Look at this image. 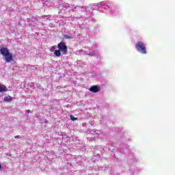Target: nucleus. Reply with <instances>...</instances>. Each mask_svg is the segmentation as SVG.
<instances>
[{
	"mask_svg": "<svg viewBox=\"0 0 175 175\" xmlns=\"http://www.w3.org/2000/svg\"><path fill=\"white\" fill-rule=\"evenodd\" d=\"M1 169H2V165L0 163V170H1Z\"/></svg>",
	"mask_w": 175,
	"mask_h": 175,
	"instance_id": "ddd939ff",
	"label": "nucleus"
},
{
	"mask_svg": "<svg viewBox=\"0 0 175 175\" xmlns=\"http://www.w3.org/2000/svg\"><path fill=\"white\" fill-rule=\"evenodd\" d=\"M4 100L5 102H12V100H13V98H12L10 96H6L4 98Z\"/></svg>",
	"mask_w": 175,
	"mask_h": 175,
	"instance_id": "0eeeda50",
	"label": "nucleus"
},
{
	"mask_svg": "<svg viewBox=\"0 0 175 175\" xmlns=\"http://www.w3.org/2000/svg\"><path fill=\"white\" fill-rule=\"evenodd\" d=\"M18 137H20V136H19V135H16V136H15V139H18Z\"/></svg>",
	"mask_w": 175,
	"mask_h": 175,
	"instance_id": "f8f14e48",
	"label": "nucleus"
},
{
	"mask_svg": "<svg viewBox=\"0 0 175 175\" xmlns=\"http://www.w3.org/2000/svg\"><path fill=\"white\" fill-rule=\"evenodd\" d=\"M70 120L72 121H76L77 120V118H75L72 115L70 116Z\"/></svg>",
	"mask_w": 175,
	"mask_h": 175,
	"instance_id": "1a4fd4ad",
	"label": "nucleus"
},
{
	"mask_svg": "<svg viewBox=\"0 0 175 175\" xmlns=\"http://www.w3.org/2000/svg\"><path fill=\"white\" fill-rule=\"evenodd\" d=\"M135 49L137 50V51H139V53H141V54H147L146 45H144V43H143V42L139 41L135 44Z\"/></svg>",
	"mask_w": 175,
	"mask_h": 175,
	"instance_id": "f03ea898",
	"label": "nucleus"
},
{
	"mask_svg": "<svg viewBox=\"0 0 175 175\" xmlns=\"http://www.w3.org/2000/svg\"><path fill=\"white\" fill-rule=\"evenodd\" d=\"M8 91V88L2 83H0V92H6Z\"/></svg>",
	"mask_w": 175,
	"mask_h": 175,
	"instance_id": "39448f33",
	"label": "nucleus"
},
{
	"mask_svg": "<svg viewBox=\"0 0 175 175\" xmlns=\"http://www.w3.org/2000/svg\"><path fill=\"white\" fill-rule=\"evenodd\" d=\"M64 38L65 39H72V37H70L69 35H64Z\"/></svg>",
	"mask_w": 175,
	"mask_h": 175,
	"instance_id": "9d476101",
	"label": "nucleus"
},
{
	"mask_svg": "<svg viewBox=\"0 0 175 175\" xmlns=\"http://www.w3.org/2000/svg\"><path fill=\"white\" fill-rule=\"evenodd\" d=\"M57 47L64 55H66L68 54V46L64 41L60 42L57 44Z\"/></svg>",
	"mask_w": 175,
	"mask_h": 175,
	"instance_id": "7ed1b4c3",
	"label": "nucleus"
},
{
	"mask_svg": "<svg viewBox=\"0 0 175 175\" xmlns=\"http://www.w3.org/2000/svg\"><path fill=\"white\" fill-rule=\"evenodd\" d=\"M26 113H31V110H29V109L27 110V111H26Z\"/></svg>",
	"mask_w": 175,
	"mask_h": 175,
	"instance_id": "9b49d317",
	"label": "nucleus"
},
{
	"mask_svg": "<svg viewBox=\"0 0 175 175\" xmlns=\"http://www.w3.org/2000/svg\"><path fill=\"white\" fill-rule=\"evenodd\" d=\"M100 90V88H99V86L98 85H93L90 87V88L89 89L90 92H93L94 94H96V92H99Z\"/></svg>",
	"mask_w": 175,
	"mask_h": 175,
	"instance_id": "20e7f679",
	"label": "nucleus"
},
{
	"mask_svg": "<svg viewBox=\"0 0 175 175\" xmlns=\"http://www.w3.org/2000/svg\"><path fill=\"white\" fill-rule=\"evenodd\" d=\"M54 55L56 57H61V51L59 49L55 51Z\"/></svg>",
	"mask_w": 175,
	"mask_h": 175,
	"instance_id": "423d86ee",
	"label": "nucleus"
},
{
	"mask_svg": "<svg viewBox=\"0 0 175 175\" xmlns=\"http://www.w3.org/2000/svg\"><path fill=\"white\" fill-rule=\"evenodd\" d=\"M50 51H51V53H54V51H55V46H51Z\"/></svg>",
	"mask_w": 175,
	"mask_h": 175,
	"instance_id": "6e6552de",
	"label": "nucleus"
},
{
	"mask_svg": "<svg viewBox=\"0 0 175 175\" xmlns=\"http://www.w3.org/2000/svg\"><path fill=\"white\" fill-rule=\"evenodd\" d=\"M0 54H1L3 57H5V62H11V61H13V55L10 53L8 48L2 47L0 49Z\"/></svg>",
	"mask_w": 175,
	"mask_h": 175,
	"instance_id": "f257e3e1",
	"label": "nucleus"
}]
</instances>
